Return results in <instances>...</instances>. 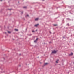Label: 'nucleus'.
<instances>
[{"label": "nucleus", "instance_id": "obj_1", "mask_svg": "<svg viewBox=\"0 0 74 74\" xmlns=\"http://www.w3.org/2000/svg\"><path fill=\"white\" fill-rule=\"evenodd\" d=\"M57 51H55V50H54L52 52V53H56L57 52Z\"/></svg>", "mask_w": 74, "mask_h": 74}, {"label": "nucleus", "instance_id": "obj_2", "mask_svg": "<svg viewBox=\"0 0 74 74\" xmlns=\"http://www.w3.org/2000/svg\"><path fill=\"white\" fill-rule=\"evenodd\" d=\"M37 40H38V38H37L36 40L34 41V42H37Z\"/></svg>", "mask_w": 74, "mask_h": 74}, {"label": "nucleus", "instance_id": "obj_3", "mask_svg": "<svg viewBox=\"0 0 74 74\" xmlns=\"http://www.w3.org/2000/svg\"><path fill=\"white\" fill-rule=\"evenodd\" d=\"M35 21H38V18H37L35 19Z\"/></svg>", "mask_w": 74, "mask_h": 74}, {"label": "nucleus", "instance_id": "obj_4", "mask_svg": "<svg viewBox=\"0 0 74 74\" xmlns=\"http://www.w3.org/2000/svg\"><path fill=\"white\" fill-rule=\"evenodd\" d=\"M58 61H59V60H58L56 61V63H58Z\"/></svg>", "mask_w": 74, "mask_h": 74}, {"label": "nucleus", "instance_id": "obj_5", "mask_svg": "<svg viewBox=\"0 0 74 74\" xmlns=\"http://www.w3.org/2000/svg\"><path fill=\"white\" fill-rule=\"evenodd\" d=\"M73 55V53H71V54L69 55Z\"/></svg>", "mask_w": 74, "mask_h": 74}, {"label": "nucleus", "instance_id": "obj_6", "mask_svg": "<svg viewBox=\"0 0 74 74\" xmlns=\"http://www.w3.org/2000/svg\"><path fill=\"white\" fill-rule=\"evenodd\" d=\"M39 24H36V25H35V26H38V25H39Z\"/></svg>", "mask_w": 74, "mask_h": 74}, {"label": "nucleus", "instance_id": "obj_7", "mask_svg": "<svg viewBox=\"0 0 74 74\" xmlns=\"http://www.w3.org/2000/svg\"><path fill=\"white\" fill-rule=\"evenodd\" d=\"M48 64V63H45L44 64V65H47Z\"/></svg>", "mask_w": 74, "mask_h": 74}, {"label": "nucleus", "instance_id": "obj_8", "mask_svg": "<svg viewBox=\"0 0 74 74\" xmlns=\"http://www.w3.org/2000/svg\"><path fill=\"white\" fill-rule=\"evenodd\" d=\"M8 33H11V32L10 31H8Z\"/></svg>", "mask_w": 74, "mask_h": 74}, {"label": "nucleus", "instance_id": "obj_9", "mask_svg": "<svg viewBox=\"0 0 74 74\" xmlns=\"http://www.w3.org/2000/svg\"><path fill=\"white\" fill-rule=\"evenodd\" d=\"M15 30L16 31H18V30L17 29H15Z\"/></svg>", "mask_w": 74, "mask_h": 74}, {"label": "nucleus", "instance_id": "obj_10", "mask_svg": "<svg viewBox=\"0 0 74 74\" xmlns=\"http://www.w3.org/2000/svg\"><path fill=\"white\" fill-rule=\"evenodd\" d=\"M23 8H26V7H23Z\"/></svg>", "mask_w": 74, "mask_h": 74}, {"label": "nucleus", "instance_id": "obj_11", "mask_svg": "<svg viewBox=\"0 0 74 74\" xmlns=\"http://www.w3.org/2000/svg\"><path fill=\"white\" fill-rule=\"evenodd\" d=\"M58 25H54V26H57Z\"/></svg>", "mask_w": 74, "mask_h": 74}, {"label": "nucleus", "instance_id": "obj_12", "mask_svg": "<svg viewBox=\"0 0 74 74\" xmlns=\"http://www.w3.org/2000/svg\"><path fill=\"white\" fill-rule=\"evenodd\" d=\"M26 16H29V15H27Z\"/></svg>", "mask_w": 74, "mask_h": 74}, {"label": "nucleus", "instance_id": "obj_13", "mask_svg": "<svg viewBox=\"0 0 74 74\" xmlns=\"http://www.w3.org/2000/svg\"><path fill=\"white\" fill-rule=\"evenodd\" d=\"M50 33H51V32H50Z\"/></svg>", "mask_w": 74, "mask_h": 74}, {"label": "nucleus", "instance_id": "obj_14", "mask_svg": "<svg viewBox=\"0 0 74 74\" xmlns=\"http://www.w3.org/2000/svg\"><path fill=\"white\" fill-rule=\"evenodd\" d=\"M32 32H34V31H32Z\"/></svg>", "mask_w": 74, "mask_h": 74}, {"label": "nucleus", "instance_id": "obj_15", "mask_svg": "<svg viewBox=\"0 0 74 74\" xmlns=\"http://www.w3.org/2000/svg\"><path fill=\"white\" fill-rule=\"evenodd\" d=\"M37 30H36V31L37 32Z\"/></svg>", "mask_w": 74, "mask_h": 74}, {"label": "nucleus", "instance_id": "obj_16", "mask_svg": "<svg viewBox=\"0 0 74 74\" xmlns=\"http://www.w3.org/2000/svg\"><path fill=\"white\" fill-rule=\"evenodd\" d=\"M1 1H2V0H1Z\"/></svg>", "mask_w": 74, "mask_h": 74}, {"label": "nucleus", "instance_id": "obj_17", "mask_svg": "<svg viewBox=\"0 0 74 74\" xmlns=\"http://www.w3.org/2000/svg\"><path fill=\"white\" fill-rule=\"evenodd\" d=\"M43 0V1H44V0Z\"/></svg>", "mask_w": 74, "mask_h": 74}]
</instances>
